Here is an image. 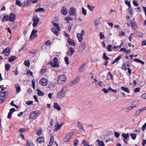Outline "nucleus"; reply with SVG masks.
Wrapping results in <instances>:
<instances>
[{"label": "nucleus", "mask_w": 146, "mask_h": 146, "mask_svg": "<svg viewBox=\"0 0 146 146\" xmlns=\"http://www.w3.org/2000/svg\"><path fill=\"white\" fill-rule=\"evenodd\" d=\"M44 9L43 8L39 7V8L36 9L35 11V12H44Z\"/></svg>", "instance_id": "obj_30"}, {"label": "nucleus", "mask_w": 146, "mask_h": 146, "mask_svg": "<svg viewBox=\"0 0 146 146\" xmlns=\"http://www.w3.org/2000/svg\"><path fill=\"white\" fill-rule=\"evenodd\" d=\"M99 25V24L96 21L95 22L94 25L95 26V27L96 28V29H98Z\"/></svg>", "instance_id": "obj_56"}, {"label": "nucleus", "mask_w": 146, "mask_h": 146, "mask_svg": "<svg viewBox=\"0 0 146 146\" xmlns=\"http://www.w3.org/2000/svg\"><path fill=\"white\" fill-rule=\"evenodd\" d=\"M103 58L106 60H109V58L106 56V53H104Z\"/></svg>", "instance_id": "obj_44"}, {"label": "nucleus", "mask_w": 146, "mask_h": 146, "mask_svg": "<svg viewBox=\"0 0 146 146\" xmlns=\"http://www.w3.org/2000/svg\"><path fill=\"white\" fill-rule=\"evenodd\" d=\"M135 36L137 37H142L143 36V34L140 31H137L135 33Z\"/></svg>", "instance_id": "obj_23"}, {"label": "nucleus", "mask_w": 146, "mask_h": 146, "mask_svg": "<svg viewBox=\"0 0 146 146\" xmlns=\"http://www.w3.org/2000/svg\"><path fill=\"white\" fill-rule=\"evenodd\" d=\"M68 90V88L66 86H63L62 87V90L60 91L64 94L65 96L67 94V92Z\"/></svg>", "instance_id": "obj_14"}, {"label": "nucleus", "mask_w": 146, "mask_h": 146, "mask_svg": "<svg viewBox=\"0 0 146 146\" xmlns=\"http://www.w3.org/2000/svg\"><path fill=\"white\" fill-rule=\"evenodd\" d=\"M15 86L17 92L19 93L21 90L20 86L17 84H15Z\"/></svg>", "instance_id": "obj_19"}, {"label": "nucleus", "mask_w": 146, "mask_h": 146, "mask_svg": "<svg viewBox=\"0 0 146 146\" xmlns=\"http://www.w3.org/2000/svg\"><path fill=\"white\" fill-rule=\"evenodd\" d=\"M146 122L145 123V124H144V125H143L142 126V130L143 131L145 130V129L146 128Z\"/></svg>", "instance_id": "obj_62"}, {"label": "nucleus", "mask_w": 146, "mask_h": 146, "mask_svg": "<svg viewBox=\"0 0 146 146\" xmlns=\"http://www.w3.org/2000/svg\"><path fill=\"white\" fill-rule=\"evenodd\" d=\"M47 70V69L46 68H44L41 70L40 71V73H44L45 72H46V70Z\"/></svg>", "instance_id": "obj_61"}, {"label": "nucleus", "mask_w": 146, "mask_h": 146, "mask_svg": "<svg viewBox=\"0 0 146 146\" xmlns=\"http://www.w3.org/2000/svg\"><path fill=\"white\" fill-rule=\"evenodd\" d=\"M62 125L63 124H61L60 125L57 124V125H56L55 126V127L54 128L55 131H57L58 130L60 129L61 128Z\"/></svg>", "instance_id": "obj_27"}, {"label": "nucleus", "mask_w": 146, "mask_h": 146, "mask_svg": "<svg viewBox=\"0 0 146 146\" xmlns=\"http://www.w3.org/2000/svg\"><path fill=\"white\" fill-rule=\"evenodd\" d=\"M97 142L98 143V145H99V146H105L104 142L102 141H101L99 139H98L97 140Z\"/></svg>", "instance_id": "obj_26"}, {"label": "nucleus", "mask_w": 146, "mask_h": 146, "mask_svg": "<svg viewBox=\"0 0 146 146\" xmlns=\"http://www.w3.org/2000/svg\"><path fill=\"white\" fill-rule=\"evenodd\" d=\"M53 62H50V64L53 67H58L59 66L58 63V59L56 57H55L53 59Z\"/></svg>", "instance_id": "obj_6"}, {"label": "nucleus", "mask_w": 146, "mask_h": 146, "mask_svg": "<svg viewBox=\"0 0 146 146\" xmlns=\"http://www.w3.org/2000/svg\"><path fill=\"white\" fill-rule=\"evenodd\" d=\"M86 65V64L84 63L82 66H80L78 70L79 72H81L82 71H84L85 69V66Z\"/></svg>", "instance_id": "obj_18"}, {"label": "nucleus", "mask_w": 146, "mask_h": 146, "mask_svg": "<svg viewBox=\"0 0 146 146\" xmlns=\"http://www.w3.org/2000/svg\"><path fill=\"white\" fill-rule=\"evenodd\" d=\"M134 61L136 62L139 63H140L142 65H143L144 64V62L143 61H141V60L137 58H135L134 59Z\"/></svg>", "instance_id": "obj_33"}, {"label": "nucleus", "mask_w": 146, "mask_h": 146, "mask_svg": "<svg viewBox=\"0 0 146 146\" xmlns=\"http://www.w3.org/2000/svg\"><path fill=\"white\" fill-rule=\"evenodd\" d=\"M112 47V46L111 44L108 45L107 46V50L109 51H111V50L110 49Z\"/></svg>", "instance_id": "obj_52"}, {"label": "nucleus", "mask_w": 146, "mask_h": 146, "mask_svg": "<svg viewBox=\"0 0 146 146\" xmlns=\"http://www.w3.org/2000/svg\"><path fill=\"white\" fill-rule=\"evenodd\" d=\"M85 44L84 43H82L80 47V48L82 50H83L85 48Z\"/></svg>", "instance_id": "obj_38"}, {"label": "nucleus", "mask_w": 146, "mask_h": 146, "mask_svg": "<svg viewBox=\"0 0 146 146\" xmlns=\"http://www.w3.org/2000/svg\"><path fill=\"white\" fill-rule=\"evenodd\" d=\"M78 143H79L78 140L77 139H76L74 141V145L75 146H76L78 144Z\"/></svg>", "instance_id": "obj_51"}, {"label": "nucleus", "mask_w": 146, "mask_h": 146, "mask_svg": "<svg viewBox=\"0 0 146 146\" xmlns=\"http://www.w3.org/2000/svg\"><path fill=\"white\" fill-rule=\"evenodd\" d=\"M124 138L123 141L126 144L127 143L126 141L127 140V138L129 137V135L128 133L125 134L124 133H122L121 135Z\"/></svg>", "instance_id": "obj_11"}, {"label": "nucleus", "mask_w": 146, "mask_h": 146, "mask_svg": "<svg viewBox=\"0 0 146 146\" xmlns=\"http://www.w3.org/2000/svg\"><path fill=\"white\" fill-rule=\"evenodd\" d=\"M82 13L85 16L86 15V11L83 7L82 8Z\"/></svg>", "instance_id": "obj_49"}, {"label": "nucleus", "mask_w": 146, "mask_h": 146, "mask_svg": "<svg viewBox=\"0 0 146 146\" xmlns=\"http://www.w3.org/2000/svg\"><path fill=\"white\" fill-rule=\"evenodd\" d=\"M61 13L63 15H66L67 13V10L64 7H63L61 9Z\"/></svg>", "instance_id": "obj_16"}, {"label": "nucleus", "mask_w": 146, "mask_h": 146, "mask_svg": "<svg viewBox=\"0 0 146 146\" xmlns=\"http://www.w3.org/2000/svg\"><path fill=\"white\" fill-rule=\"evenodd\" d=\"M24 64L27 67H29L30 65V62L28 60H26L24 62Z\"/></svg>", "instance_id": "obj_35"}, {"label": "nucleus", "mask_w": 146, "mask_h": 146, "mask_svg": "<svg viewBox=\"0 0 146 146\" xmlns=\"http://www.w3.org/2000/svg\"><path fill=\"white\" fill-rule=\"evenodd\" d=\"M42 132V130L41 129H38L36 131V133L38 135H41Z\"/></svg>", "instance_id": "obj_45"}, {"label": "nucleus", "mask_w": 146, "mask_h": 146, "mask_svg": "<svg viewBox=\"0 0 146 146\" xmlns=\"http://www.w3.org/2000/svg\"><path fill=\"white\" fill-rule=\"evenodd\" d=\"M16 59V57L14 56H11V57L9 58V62H13Z\"/></svg>", "instance_id": "obj_39"}, {"label": "nucleus", "mask_w": 146, "mask_h": 146, "mask_svg": "<svg viewBox=\"0 0 146 146\" xmlns=\"http://www.w3.org/2000/svg\"><path fill=\"white\" fill-rule=\"evenodd\" d=\"M69 51L71 53L70 55L71 56L72 55L74 52H75V51L74 50V49L72 47H71L69 50Z\"/></svg>", "instance_id": "obj_46"}, {"label": "nucleus", "mask_w": 146, "mask_h": 146, "mask_svg": "<svg viewBox=\"0 0 146 146\" xmlns=\"http://www.w3.org/2000/svg\"><path fill=\"white\" fill-rule=\"evenodd\" d=\"M37 32V31L35 30H33L30 36V38L31 40L34 39V38L37 37V36L36 35V33Z\"/></svg>", "instance_id": "obj_10"}, {"label": "nucleus", "mask_w": 146, "mask_h": 146, "mask_svg": "<svg viewBox=\"0 0 146 146\" xmlns=\"http://www.w3.org/2000/svg\"><path fill=\"white\" fill-rule=\"evenodd\" d=\"M77 37L79 42H81L82 40V36L81 34L78 33L77 34Z\"/></svg>", "instance_id": "obj_29"}, {"label": "nucleus", "mask_w": 146, "mask_h": 146, "mask_svg": "<svg viewBox=\"0 0 146 146\" xmlns=\"http://www.w3.org/2000/svg\"><path fill=\"white\" fill-rule=\"evenodd\" d=\"M54 108L58 110H60L61 108L60 106L57 103L55 102L54 105Z\"/></svg>", "instance_id": "obj_24"}, {"label": "nucleus", "mask_w": 146, "mask_h": 146, "mask_svg": "<svg viewBox=\"0 0 146 146\" xmlns=\"http://www.w3.org/2000/svg\"><path fill=\"white\" fill-rule=\"evenodd\" d=\"M27 129L26 128H20L19 129V131L21 133L24 132Z\"/></svg>", "instance_id": "obj_53"}, {"label": "nucleus", "mask_w": 146, "mask_h": 146, "mask_svg": "<svg viewBox=\"0 0 146 146\" xmlns=\"http://www.w3.org/2000/svg\"><path fill=\"white\" fill-rule=\"evenodd\" d=\"M5 67L6 70H9L11 67V65L9 64H6L5 65Z\"/></svg>", "instance_id": "obj_43"}, {"label": "nucleus", "mask_w": 146, "mask_h": 146, "mask_svg": "<svg viewBox=\"0 0 146 146\" xmlns=\"http://www.w3.org/2000/svg\"><path fill=\"white\" fill-rule=\"evenodd\" d=\"M80 80V79L78 77L75 78L74 80L69 82L68 83V85L69 86H72L78 82Z\"/></svg>", "instance_id": "obj_7"}, {"label": "nucleus", "mask_w": 146, "mask_h": 146, "mask_svg": "<svg viewBox=\"0 0 146 146\" xmlns=\"http://www.w3.org/2000/svg\"><path fill=\"white\" fill-rule=\"evenodd\" d=\"M121 58V56L120 55L118 56L117 58L115 60V61L117 62Z\"/></svg>", "instance_id": "obj_60"}, {"label": "nucleus", "mask_w": 146, "mask_h": 146, "mask_svg": "<svg viewBox=\"0 0 146 146\" xmlns=\"http://www.w3.org/2000/svg\"><path fill=\"white\" fill-rule=\"evenodd\" d=\"M36 141L37 142L39 143L43 142L44 141V138L42 137H40L37 139Z\"/></svg>", "instance_id": "obj_28"}, {"label": "nucleus", "mask_w": 146, "mask_h": 146, "mask_svg": "<svg viewBox=\"0 0 146 146\" xmlns=\"http://www.w3.org/2000/svg\"><path fill=\"white\" fill-rule=\"evenodd\" d=\"M68 43L71 45L73 46H76V44L74 40L69 38L68 39Z\"/></svg>", "instance_id": "obj_17"}, {"label": "nucleus", "mask_w": 146, "mask_h": 146, "mask_svg": "<svg viewBox=\"0 0 146 146\" xmlns=\"http://www.w3.org/2000/svg\"><path fill=\"white\" fill-rule=\"evenodd\" d=\"M65 96L60 91L57 93L56 95V98H58L61 99L64 97Z\"/></svg>", "instance_id": "obj_15"}, {"label": "nucleus", "mask_w": 146, "mask_h": 146, "mask_svg": "<svg viewBox=\"0 0 146 146\" xmlns=\"http://www.w3.org/2000/svg\"><path fill=\"white\" fill-rule=\"evenodd\" d=\"M33 103V101H27V102H26V104L27 105H31Z\"/></svg>", "instance_id": "obj_57"}, {"label": "nucleus", "mask_w": 146, "mask_h": 146, "mask_svg": "<svg viewBox=\"0 0 146 146\" xmlns=\"http://www.w3.org/2000/svg\"><path fill=\"white\" fill-rule=\"evenodd\" d=\"M64 59L65 61L66 62V64H68L69 63L68 58L66 56L65 57Z\"/></svg>", "instance_id": "obj_54"}, {"label": "nucleus", "mask_w": 146, "mask_h": 146, "mask_svg": "<svg viewBox=\"0 0 146 146\" xmlns=\"http://www.w3.org/2000/svg\"><path fill=\"white\" fill-rule=\"evenodd\" d=\"M135 10L138 12H141V9L140 7H138L137 8H135Z\"/></svg>", "instance_id": "obj_63"}, {"label": "nucleus", "mask_w": 146, "mask_h": 146, "mask_svg": "<svg viewBox=\"0 0 146 146\" xmlns=\"http://www.w3.org/2000/svg\"><path fill=\"white\" fill-rule=\"evenodd\" d=\"M108 90L109 91H111L112 92H113L114 93H116L117 92V90H113L110 87L108 88Z\"/></svg>", "instance_id": "obj_47"}, {"label": "nucleus", "mask_w": 146, "mask_h": 146, "mask_svg": "<svg viewBox=\"0 0 146 146\" xmlns=\"http://www.w3.org/2000/svg\"><path fill=\"white\" fill-rule=\"evenodd\" d=\"M0 96L4 98L6 97L9 94V92H0Z\"/></svg>", "instance_id": "obj_21"}, {"label": "nucleus", "mask_w": 146, "mask_h": 146, "mask_svg": "<svg viewBox=\"0 0 146 146\" xmlns=\"http://www.w3.org/2000/svg\"><path fill=\"white\" fill-rule=\"evenodd\" d=\"M114 135L116 138H118L119 136V133L115 131H114Z\"/></svg>", "instance_id": "obj_59"}, {"label": "nucleus", "mask_w": 146, "mask_h": 146, "mask_svg": "<svg viewBox=\"0 0 146 146\" xmlns=\"http://www.w3.org/2000/svg\"><path fill=\"white\" fill-rule=\"evenodd\" d=\"M74 135V134L73 132L67 134L63 138V141L64 142H68L71 138Z\"/></svg>", "instance_id": "obj_4"}, {"label": "nucleus", "mask_w": 146, "mask_h": 146, "mask_svg": "<svg viewBox=\"0 0 146 146\" xmlns=\"http://www.w3.org/2000/svg\"><path fill=\"white\" fill-rule=\"evenodd\" d=\"M9 19V16L8 15H5L3 17V20L4 21V20L5 21H9L8 19Z\"/></svg>", "instance_id": "obj_41"}, {"label": "nucleus", "mask_w": 146, "mask_h": 146, "mask_svg": "<svg viewBox=\"0 0 146 146\" xmlns=\"http://www.w3.org/2000/svg\"><path fill=\"white\" fill-rule=\"evenodd\" d=\"M15 4L16 5H18L19 7H23L22 3H21V2L18 0H16Z\"/></svg>", "instance_id": "obj_34"}, {"label": "nucleus", "mask_w": 146, "mask_h": 146, "mask_svg": "<svg viewBox=\"0 0 146 146\" xmlns=\"http://www.w3.org/2000/svg\"><path fill=\"white\" fill-rule=\"evenodd\" d=\"M24 146H34V145L32 141L30 140H27V144L25 145Z\"/></svg>", "instance_id": "obj_25"}, {"label": "nucleus", "mask_w": 146, "mask_h": 146, "mask_svg": "<svg viewBox=\"0 0 146 146\" xmlns=\"http://www.w3.org/2000/svg\"><path fill=\"white\" fill-rule=\"evenodd\" d=\"M130 135L131 137V138L133 139H135L136 137V135L135 133H133L130 134Z\"/></svg>", "instance_id": "obj_40"}, {"label": "nucleus", "mask_w": 146, "mask_h": 146, "mask_svg": "<svg viewBox=\"0 0 146 146\" xmlns=\"http://www.w3.org/2000/svg\"><path fill=\"white\" fill-rule=\"evenodd\" d=\"M121 88L122 90L124 91V92H126L128 93H130V91L128 88H125L124 87H121Z\"/></svg>", "instance_id": "obj_32"}, {"label": "nucleus", "mask_w": 146, "mask_h": 146, "mask_svg": "<svg viewBox=\"0 0 146 146\" xmlns=\"http://www.w3.org/2000/svg\"><path fill=\"white\" fill-rule=\"evenodd\" d=\"M45 44L47 46V45L50 46L52 42L50 40H48L47 41H46L45 42Z\"/></svg>", "instance_id": "obj_50"}, {"label": "nucleus", "mask_w": 146, "mask_h": 146, "mask_svg": "<svg viewBox=\"0 0 146 146\" xmlns=\"http://www.w3.org/2000/svg\"><path fill=\"white\" fill-rule=\"evenodd\" d=\"M15 17L16 15L13 13H11L9 16V21L11 22H13L15 21Z\"/></svg>", "instance_id": "obj_12"}, {"label": "nucleus", "mask_w": 146, "mask_h": 146, "mask_svg": "<svg viewBox=\"0 0 146 146\" xmlns=\"http://www.w3.org/2000/svg\"><path fill=\"white\" fill-rule=\"evenodd\" d=\"M51 23L56 28H55L54 27L51 28V30L56 35L58 36L59 33L58 31H60V28L58 25L57 23H55L54 21H51Z\"/></svg>", "instance_id": "obj_1"}, {"label": "nucleus", "mask_w": 146, "mask_h": 146, "mask_svg": "<svg viewBox=\"0 0 146 146\" xmlns=\"http://www.w3.org/2000/svg\"><path fill=\"white\" fill-rule=\"evenodd\" d=\"M29 1H25L22 3V6L23 7L24 6H29Z\"/></svg>", "instance_id": "obj_36"}, {"label": "nucleus", "mask_w": 146, "mask_h": 146, "mask_svg": "<svg viewBox=\"0 0 146 146\" xmlns=\"http://www.w3.org/2000/svg\"><path fill=\"white\" fill-rule=\"evenodd\" d=\"M78 124L77 126L78 128L81 130L85 131V130L82 124L79 121L77 122Z\"/></svg>", "instance_id": "obj_20"}, {"label": "nucleus", "mask_w": 146, "mask_h": 146, "mask_svg": "<svg viewBox=\"0 0 146 146\" xmlns=\"http://www.w3.org/2000/svg\"><path fill=\"white\" fill-rule=\"evenodd\" d=\"M10 48L7 46L5 49L2 51V53L5 54V55L8 56L9 54Z\"/></svg>", "instance_id": "obj_13"}, {"label": "nucleus", "mask_w": 146, "mask_h": 146, "mask_svg": "<svg viewBox=\"0 0 146 146\" xmlns=\"http://www.w3.org/2000/svg\"><path fill=\"white\" fill-rule=\"evenodd\" d=\"M104 84L103 82L100 81L98 83V85L100 87H101L103 84Z\"/></svg>", "instance_id": "obj_64"}, {"label": "nucleus", "mask_w": 146, "mask_h": 146, "mask_svg": "<svg viewBox=\"0 0 146 146\" xmlns=\"http://www.w3.org/2000/svg\"><path fill=\"white\" fill-rule=\"evenodd\" d=\"M125 3L129 7H131V4L130 2L129 1H125Z\"/></svg>", "instance_id": "obj_58"}, {"label": "nucleus", "mask_w": 146, "mask_h": 146, "mask_svg": "<svg viewBox=\"0 0 146 146\" xmlns=\"http://www.w3.org/2000/svg\"><path fill=\"white\" fill-rule=\"evenodd\" d=\"M131 24L132 29L135 30H137V26L136 24V23L135 22H131Z\"/></svg>", "instance_id": "obj_22"}, {"label": "nucleus", "mask_w": 146, "mask_h": 146, "mask_svg": "<svg viewBox=\"0 0 146 146\" xmlns=\"http://www.w3.org/2000/svg\"><path fill=\"white\" fill-rule=\"evenodd\" d=\"M66 80V77L64 74L59 75L57 79V82L60 85H61L64 84Z\"/></svg>", "instance_id": "obj_2"}, {"label": "nucleus", "mask_w": 146, "mask_h": 146, "mask_svg": "<svg viewBox=\"0 0 146 146\" xmlns=\"http://www.w3.org/2000/svg\"><path fill=\"white\" fill-rule=\"evenodd\" d=\"M40 113L41 111L40 110H37L34 111L30 113L29 117L32 119H35L37 116L40 115Z\"/></svg>", "instance_id": "obj_3"}, {"label": "nucleus", "mask_w": 146, "mask_h": 146, "mask_svg": "<svg viewBox=\"0 0 146 146\" xmlns=\"http://www.w3.org/2000/svg\"><path fill=\"white\" fill-rule=\"evenodd\" d=\"M77 10L74 7H71L69 11V14L70 15L74 16L76 13Z\"/></svg>", "instance_id": "obj_8"}, {"label": "nucleus", "mask_w": 146, "mask_h": 146, "mask_svg": "<svg viewBox=\"0 0 146 146\" xmlns=\"http://www.w3.org/2000/svg\"><path fill=\"white\" fill-rule=\"evenodd\" d=\"M48 81L47 79L45 78H42L39 81L40 84L42 86H46L47 85Z\"/></svg>", "instance_id": "obj_9"}, {"label": "nucleus", "mask_w": 146, "mask_h": 146, "mask_svg": "<svg viewBox=\"0 0 146 146\" xmlns=\"http://www.w3.org/2000/svg\"><path fill=\"white\" fill-rule=\"evenodd\" d=\"M135 107V106L132 107V106H130L127 108L125 109L124 110V111L125 112H128L129 111V110L132 109L133 108Z\"/></svg>", "instance_id": "obj_37"}, {"label": "nucleus", "mask_w": 146, "mask_h": 146, "mask_svg": "<svg viewBox=\"0 0 146 146\" xmlns=\"http://www.w3.org/2000/svg\"><path fill=\"white\" fill-rule=\"evenodd\" d=\"M32 20L33 21V25L34 27H35L39 22L40 21L37 15H35L33 17Z\"/></svg>", "instance_id": "obj_5"}, {"label": "nucleus", "mask_w": 146, "mask_h": 146, "mask_svg": "<svg viewBox=\"0 0 146 146\" xmlns=\"http://www.w3.org/2000/svg\"><path fill=\"white\" fill-rule=\"evenodd\" d=\"M122 68L123 70H126L127 69V68L126 67V64H123L122 65Z\"/></svg>", "instance_id": "obj_55"}, {"label": "nucleus", "mask_w": 146, "mask_h": 146, "mask_svg": "<svg viewBox=\"0 0 146 146\" xmlns=\"http://www.w3.org/2000/svg\"><path fill=\"white\" fill-rule=\"evenodd\" d=\"M37 94L38 96H43L44 95V93L42 92L40 90L38 89L37 90Z\"/></svg>", "instance_id": "obj_31"}, {"label": "nucleus", "mask_w": 146, "mask_h": 146, "mask_svg": "<svg viewBox=\"0 0 146 146\" xmlns=\"http://www.w3.org/2000/svg\"><path fill=\"white\" fill-rule=\"evenodd\" d=\"M87 7L91 11H92L94 9V7L92 6H90L89 5H87Z\"/></svg>", "instance_id": "obj_48"}, {"label": "nucleus", "mask_w": 146, "mask_h": 146, "mask_svg": "<svg viewBox=\"0 0 146 146\" xmlns=\"http://www.w3.org/2000/svg\"><path fill=\"white\" fill-rule=\"evenodd\" d=\"M82 144L84 146H88V143L85 140H84L82 141Z\"/></svg>", "instance_id": "obj_42"}]
</instances>
